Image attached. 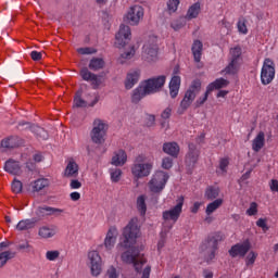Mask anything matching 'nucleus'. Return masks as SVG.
Wrapping results in <instances>:
<instances>
[{
  "label": "nucleus",
  "mask_w": 278,
  "mask_h": 278,
  "mask_svg": "<svg viewBox=\"0 0 278 278\" xmlns=\"http://www.w3.org/2000/svg\"><path fill=\"white\" fill-rule=\"evenodd\" d=\"M112 184H118L123 177V170L118 167L111 168L109 170Z\"/></svg>",
  "instance_id": "e433bc0d"
},
{
  "label": "nucleus",
  "mask_w": 278,
  "mask_h": 278,
  "mask_svg": "<svg viewBox=\"0 0 278 278\" xmlns=\"http://www.w3.org/2000/svg\"><path fill=\"white\" fill-rule=\"evenodd\" d=\"M106 277L108 278H118V271L116 270V267L110 266L106 270Z\"/></svg>",
  "instance_id": "864d4df0"
},
{
  "label": "nucleus",
  "mask_w": 278,
  "mask_h": 278,
  "mask_svg": "<svg viewBox=\"0 0 278 278\" xmlns=\"http://www.w3.org/2000/svg\"><path fill=\"white\" fill-rule=\"evenodd\" d=\"M170 176L164 170H156L148 182V188L152 194H162Z\"/></svg>",
  "instance_id": "0eeeda50"
},
{
  "label": "nucleus",
  "mask_w": 278,
  "mask_h": 278,
  "mask_svg": "<svg viewBox=\"0 0 278 278\" xmlns=\"http://www.w3.org/2000/svg\"><path fill=\"white\" fill-rule=\"evenodd\" d=\"M126 163H127V152H125V150L115 151L112 156L111 164H113V166H125Z\"/></svg>",
  "instance_id": "4be33fe9"
},
{
  "label": "nucleus",
  "mask_w": 278,
  "mask_h": 278,
  "mask_svg": "<svg viewBox=\"0 0 278 278\" xmlns=\"http://www.w3.org/2000/svg\"><path fill=\"white\" fill-rule=\"evenodd\" d=\"M70 188L71 190H79V188H81V181L77 179H72L70 182Z\"/></svg>",
  "instance_id": "052dcab7"
},
{
  "label": "nucleus",
  "mask_w": 278,
  "mask_h": 278,
  "mask_svg": "<svg viewBox=\"0 0 278 278\" xmlns=\"http://www.w3.org/2000/svg\"><path fill=\"white\" fill-rule=\"evenodd\" d=\"M218 194H220V189L216 187H208L205 191V197L208 201H214V199H218Z\"/></svg>",
  "instance_id": "a19ab883"
},
{
  "label": "nucleus",
  "mask_w": 278,
  "mask_h": 278,
  "mask_svg": "<svg viewBox=\"0 0 278 278\" xmlns=\"http://www.w3.org/2000/svg\"><path fill=\"white\" fill-rule=\"evenodd\" d=\"M159 53L160 46L157 45V37H149L142 47L141 58L143 62H148V64H153V62H157Z\"/></svg>",
  "instance_id": "423d86ee"
},
{
  "label": "nucleus",
  "mask_w": 278,
  "mask_h": 278,
  "mask_svg": "<svg viewBox=\"0 0 278 278\" xmlns=\"http://www.w3.org/2000/svg\"><path fill=\"white\" fill-rule=\"evenodd\" d=\"M199 14H201V3L195 2L188 9L186 18L188 21H192V18H197V16H199Z\"/></svg>",
  "instance_id": "7c9ffc66"
},
{
  "label": "nucleus",
  "mask_w": 278,
  "mask_h": 278,
  "mask_svg": "<svg viewBox=\"0 0 278 278\" xmlns=\"http://www.w3.org/2000/svg\"><path fill=\"white\" fill-rule=\"evenodd\" d=\"M162 168H165V170H169V168H173V159L166 156L162 161Z\"/></svg>",
  "instance_id": "3c124183"
},
{
  "label": "nucleus",
  "mask_w": 278,
  "mask_h": 278,
  "mask_svg": "<svg viewBox=\"0 0 278 278\" xmlns=\"http://www.w3.org/2000/svg\"><path fill=\"white\" fill-rule=\"evenodd\" d=\"M180 86H181V77L174 76L169 83V94L172 99H176L177 94H179Z\"/></svg>",
  "instance_id": "a878e982"
},
{
  "label": "nucleus",
  "mask_w": 278,
  "mask_h": 278,
  "mask_svg": "<svg viewBox=\"0 0 278 278\" xmlns=\"http://www.w3.org/2000/svg\"><path fill=\"white\" fill-rule=\"evenodd\" d=\"M218 242H223V236L215 232L208 236L201 245V251L204 253L206 262H212L216 257L218 251Z\"/></svg>",
  "instance_id": "39448f33"
},
{
  "label": "nucleus",
  "mask_w": 278,
  "mask_h": 278,
  "mask_svg": "<svg viewBox=\"0 0 278 278\" xmlns=\"http://www.w3.org/2000/svg\"><path fill=\"white\" fill-rule=\"evenodd\" d=\"M256 225H257V227H261V229L264 232L268 231V225H266V219H264V218L257 219Z\"/></svg>",
  "instance_id": "bf43d9fd"
},
{
  "label": "nucleus",
  "mask_w": 278,
  "mask_h": 278,
  "mask_svg": "<svg viewBox=\"0 0 278 278\" xmlns=\"http://www.w3.org/2000/svg\"><path fill=\"white\" fill-rule=\"evenodd\" d=\"M200 208H201V202H195L193 203L190 210L192 214H197V212H199Z\"/></svg>",
  "instance_id": "774afa93"
},
{
  "label": "nucleus",
  "mask_w": 278,
  "mask_h": 278,
  "mask_svg": "<svg viewBox=\"0 0 278 278\" xmlns=\"http://www.w3.org/2000/svg\"><path fill=\"white\" fill-rule=\"evenodd\" d=\"M173 114V108L167 106L161 114V117L164 118V121H167V118H170Z\"/></svg>",
  "instance_id": "4d7b16f0"
},
{
  "label": "nucleus",
  "mask_w": 278,
  "mask_h": 278,
  "mask_svg": "<svg viewBox=\"0 0 278 278\" xmlns=\"http://www.w3.org/2000/svg\"><path fill=\"white\" fill-rule=\"evenodd\" d=\"M208 97H210V92H207V88H206V92L204 93V96L198 99L197 101L198 105H203V103L207 101Z\"/></svg>",
  "instance_id": "69168bd1"
},
{
  "label": "nucleus",
  "mask_w": 278,
  "mask_h": 278,
  "mask_svg": "<svg viewBox=\"0 0 278 278\" xmlns=\"http://www.w3.org/2000/svg\"><path fill=\"white\" fill-rule=\"evenodd\" d=\"M269 187H270V191L271 192H278V180L277 179H273L269 182Z\"/></svg>",
  "instance_id": "0e129e2a"
},
{
  "label": "nucleus",
  "mask_w": 278,
  "mask_h": 278,
  "mask_svg": "<svg viewBox=\"0 0 278 278\" xmlns=\"http://www.w3.org/2000/svg\"><path fill=\"white\" fill-rule=\"evenodd\" d=\"M193 102H191L188 98H186V96L184 97V99L180 102V108L178 109V114H184V112H186V110H188V108H190L192 105Z\"/></svg>",
  "instance_id": "a18cd8bd"
},
{
  "label": "nucleus",
  "mask_w": 278,
  "mask_h": 278,
  "mask_svg": "<svg viewBox=\"0 0 278 278\" xmlns=\"http://www.w3.org/2000/svg\"><path fill=\"white\" fill-rule=\"evenodd\" d=\"M16 254L12 251H4L0 253V268H3L10 262V260H14Z\"/></svg>",
  "instance_id": "c9c22d12"
},
{
  "label": "nucleus",
  "mask_w": 278,
  "mask_h": 278,
  "mask_svg": "<svg viewBox=\"0 0 278 278\" xmlns=\"http://www.w3.org/2000/svg\"><path fill=\"white\" fill-rule=\"evenodd\" d=\"M199 92H201V80H193L189 89L186 91L185 97L193 102Z\"/></svg>",
  "instance_id": "412c9836"
},
{
  "label": "nucleus",
  "mask_w": 278,
  "mask_h": 278,
  "mask_svg": "<svg viewBox=\"0 0 278 278\" xmlns=\"http://www.w3.org/2000/svg\"><path fill=\"white\" fill-rule=\"evenodd\" d=\"M257 252L250 251L245 256V266H253V264H255V261L257 260Z\"/></svg>",
  "instance_id": "c03bdc74"
},
{
  "label": "nucleus",
  "mask_w": 278,
  "mask_h": 278,
  "mask_svg": "<svg viewBox=\"0 0 278 278\" xmlns=\"http://www.w3.org/2000/svg\"><path fill=\"white\" fill-rule=\"evenodd\" d=\"M166 84V76H157L149 78L140 83V85L132 91L131 100L132 103H139L144 97L149 94H155L164 88Z\"/></svg>",
  "instance_id": "f03ea898"
},
{
  "label": "nucleus",
  "mask_w": 278,
  "mask_h": 278,
  "mask_svg": "<svg viewBox=\"0 0 278 278\" xmlns=\"http://www.w3.org/2000/svg\"><path fill=\"white\" fill-rule=\"evenodd\" d=\"M237 29L239 34H243V36H247V34H249V28H247V20L244 17L238 21Z\"/></svg>",
  "instance_id": "37998d69"
},
{
  "label": "nucleus",
  "mask_w": 278,
  "mask_h": 278,
  "mask_svg": "<svg viewBox=\"0 0 278 278\" xmlns=\"http://www.w3.org/2000/svg\"><path fill=\"white\" fill-rule=\"evenodd\" d=\"M4 170L10 173V175H21V173H23L21 169V164L14 160H9L5 162Z\"/></svg>",
  "instance_id": "b1692460"
},
{
  "label": "nucleus",
  "mask_w": 278,
  "mask_h": 278,
  "mask_svg": "<svg viewBox=\"0 0 278 278\" xmlns=\"http://www.w3.org/2000/svg\"><path fill=\"white\" fill-rule=\"evenodd\" d=\"M21 144H23V140L18 137H10L1 142L3 149H16V147H21Z\"/></svg>",
  "instance_id": "bb28decb"
},
{
  "label": "nucleus",
  "mask_w": 278,
  "mask_h": 278,
  "mask_svg": "<svg viewBox=\"0 0 278 278\" xmlns=\"http://www.w3.org/2000/svg\"><path fill=\"white\" fill-rule=\"evenodd\" d=\"M199 155H201V151L197 149L194 143L189 144V151L186 154L185 163L189 168H194L197 162H199Z\"/></svg>",
  "instance_id": "dca6fc26"
},
{
  "label": "nucleus",
  "mask_w": 278,
  "mask_h": 278,
  "mask_svg": "<svg viewBox=\"0 0 278 278\" xmlns=\"http://www.w3.org/2000/svg\"><path fill=\"white\" fill-rule=\"evenodd\" d=\"M87 257L92 277H99L103 273V258H101V254L92 250L88 252Z\"/></svg>",
  "instance_id": "9b49d317"
},
{
  "label": "nucleus",
  "mask_w": 278,
  "mask_h": 278,
  "mask_svg": "<svg viewBox=\"0 0 278 278\" xmlns=\"http://www.w3.org/2000/svg\"><path fill=\"white\" fill-rule=\"evenodd\" d=\"M191 51L195 62H201V55L203 53V42L201 40H194Z\"/></svg>",
  "instance_id": "c756f323"
},
{
  "label": "nucleus",
  "mask_w": 278,
  "mask_h": 278,
  "mask_svg": "<svg viewBox=\"0 0 278 278\" xmlns=\"http://www.w3.org/2000/svg\"><path fill=\"white\" fill-rule=\"evenodd\" d=\"M123 241L117 245V249H128L122 254V262L124 264H132L135 270L140 273L142 266L147 264V258L144 254L140 253V250L136 248V240L140 238V225L137 217H134L129 220L127 226L123 229L122 232Z\"/></svg>",
  "instance_id": "f257e3e1"
},
{
  "label": "nucleus",
  "mask_w": 278,
  "mask_h": 278,
  "mask_svg": "<svg viewBox=\"0 0 278 278\" xmlns=\"http://www.w3.org/2000/svg\"><path fill=\"white\" fill-rule=\"evenodd\" d=\"M142 21H144V8L140 4L130 7L124 15V22L132 27L140 25Z\"/></svg>",
  "instance_id": "9d476101"
},
{
  "label": "nucleus",
  "mask_w": 278,
  "mask_h": 278,
  "mask_svg": "<svg viewBox=\"0 0 278 278\" xmlns=\"http://www.w3.org/2000/svg\"><path fill=\"white\" fill-rule=\"evenodd\" d=\"M220 23L222 27L227 29V31H231V29H233V22H229L226 17H224Z\"/></svg>",
  "instance_id": "5fc2aeb1"
},
{
  "label": "nucleus",
  "mask_w": 278,
  "mask_h": 278,
  "mask_svg": "<svg viewBox=\"0 0 278 278\" xmlns=\"http://www.w3.org/2000/svg\"><path fill=\"white\" fill-rule=\"evenodd\" d=\"M49 179L47 178H39L33 182V190L34 192H40V190H45V188H49Z\"/></svg>",
  "instance_id": "2f4dec72"
},
{
  "label": "nucleus",
  "mask_w": 278,
  "mask_h": 278,
  "mask_svg": "<svg viewBox=\"0 0 278 278\" xmlns=\"http://www.w3.org/2000/svg\"><path fill=\"white\" fill-rule=\"evenodd\" d=\"M223 205V199H216L213 202L208 203L205 210L207 216H212L216 210Z\"/></svg>",
  "instance_id": "f704fd0d"
},
{
  "label": "nucleus",
  "mask_w": 278,
  "mask_h": 278,
  "mask_svg": "<svg viewBox=\"0 0 278 278\" xmlns=\"http://www.w3.org/2000/svg\"><path fill=\"white\" fill-rule=\"evenodd\" d=\"M30 58L34 60V62H39V60H42V52L31 51Z\"/></svg>",
  "instance_id": "680f3d73"
},
{
  "label": "nucleus",
  "mask_w": 278,
  "mask_h": 278,
  "mask_svg": "<svg viewBox=\"0 0 278 278\" xmlns=\"http://www.w3.org/2000/svg\"><path fill=\"white\" fill-rule=\"evenodd\" d=\"M78 53H80V55H91L92 53H97V50L92 48H80L78 49Z\"/></svg>",
  "instance_id": "6e6d98bb"
},
{
  "label": "nucleus",
  "mask_w": 278,
  "mask_h": 278,
  "mask_svg": "<svg viewBox=\"0 0 278 278\" xmlns=\"http://www.w3.org/2000/svg\"><path fill=\"white\" fill-rule=\"evenodd\" d=\"M147 198L144 195H139L137 199V208L140 212L141 216L147 214Z\"/></svg>",
  "instance_id": "ea45409f"
},
{
  "label": "nucleus",
  "mask_w": 278,
  "mask_h": 278,
  "mask_svg": "<svg viewBox=\"0 0 278 278\" xmlns=\"http://www.w3.org/2000/svg\"><path fill=\"white\" fill-rule=\"evenodd\" d=\"M167 235H168V231H166V229L163 228V230L161 231V238L157 242V251H162L163 247H165Z\"/></svg>",
  "instance_id": "49530a36"
},
{
  "label": "nucleus",
  "mask_w": 278,
  "mask_h": 278,
  "mask_svg": "<svg viewBox=\"0 0 278 278\" xmlns=\"http://www.w3.org/2000/svg\"><path fill=\"white\" fill-rule=\"evenodd\" d=\"M36 223L33 219H22L16 225L17 231H27V229H34Z\"/></svg>",
  "instance_id": "473e14b6"
},
{
  "label": "nucleus",
  "mask_w": 278,
  "mask_h": 278,
  "mask_svg": "<svg viewBox=\"0 0 278 278\" xmlns=\"http://www.w3.org/2000/svg\"><path fill=\"white\" fill-rule=\"evenodd\" d=\"M134 55H136V48H134V46H130L126 52L121 54V56L118 59L119 64H125V61L131 60V58H134Z\"/></svg>",
  "instance_id": "4c0bfd02"
},
{
  "label": "nucleus",
  "mask_w": 278,
  "mask_h": 278,
  "mask_svg": "<svg viewBox=\"0 0 278 278\" xmlns=\"http://www.w3.org/2000/svg\"><path fill=\"white\" fill-rule=\"evenodd\" d=\"M227 86H229V80L225 78H218L211 83L206 88L207 92H213V90H220V88H227Z\"/></svg>",
  "instance_id": "c85d7f7f"
},
{
  "label": "nucleus",
  "mask_w": 278,
  "mask_h": 278,
  "mask_svg": "<svg viewBox=\"0 0 278 278\" xmlns=\"http://www.w3.org/2000/svg\"><path fill=\"white\" fill-rule=\"evenodd\" d=\"M170 27L174 31H179L184 27V23L179 20L172 22Z\"/></svg>",
  "instance_id": "13d9d810"
},
{
  "label": "nucleus",
  "mask_w": 278,
  "mask_h": 278,
  "mask_svg": "<svg viewBox=\"0 0 278 278\" xmlns=\"http://www.w3.org/2000/svg\"><path fill=\"white\" fill-rule=\"evenodd\" d=\"M140 80V70H131L125 80V88L126 90H131L134 88L135 84H138Z\"/></svg>",
  "instance_id": "aec40b11"
},
{
  "label": "nucleus",
  "mask_w": 278,
  "mask_h": 278,
  "mask_svg": "<svg viewBox=\"0 0 278 278\" xmlns=\"http://www.w3.org/2000/svg\"><path fill=\"white\" fill-rule=\"evenodd\" d=\"M146 125L148 127H153V125H155V115H148L147 121H146Z\"/></svg>",
  "instance_id": "e2e57ef3"
},
{
  "label": "nucleus",
  "mask_w": 278,
  "mask_h": 278,
  "mask_svg": "<svg viewBox=\"0 0 278 278\" xmlns=\"http://www.w3.org/2000/svg\"><path fill=\"white\" fill-rule=\"evenodd\" d=\"M181 0H167V12L168 14H175L179 9Z\"/></svg>",
  "instance_id": "79ce46f5"
},
{
  "label": "nucleus",
  "mask_w": 278,
  "mask_h": 278,
  "mask_svg": "<svg viewBox=\"0 0 278 278\" xmlns=\"http://www.w3.org/2000/svg\"><path fill=\"white\" fill-rule=\"evenodd\" d=\"M59 257H60V251L58 250L48 251L46 253V260H48V262H55V260H58Z\"/></svg>",
  "instance_id": "de8ad7c7"
},
{
  "label": "nucleus",
  "mask_w": 278,
  "mask_h": 278,
  "mask_svg": "<svg viewBox=\"0 0 278 278\" xmlns=\"http://www.w3.org/2000/svg\"><path fill=\"white\" fill-rule=\"evenodd\" d=\"M184 210V197H179L177 199V204L163 212V228L165 229V231H170L173 229V227L175 226V223H177V220H179V217L181 216V212Z\"/></svg>",
  "instance_id": "20e7f679"
},
{
  "label": "nucleus",
  "mask_w": 278,
  "mask_h": 278,
  "mask_svg": "<svg viewBox=\"0 0 278 278\" xmlns=\"http://www.w3.org/2000/svg\"><path fill=\"white\" fill-rule=\"evenodd\" d=\"M275 79V61L270 59H265L261 70V83L263 86H268L273 84Z\"/></svg>",
  "instance_id": "f8f14e48"
},
{
  "label": "nucleus",
  "mask_w": 278,
  "mask_h": 278,
  "mask_svg": "<svg viewBox=\"0 0 278 278\" xmlns=\"http://www.w3.org/2000/svg\"><path fill=\"white\" fill-rule=\"evenodd\" d=\"M116 238H118V230L116 227H111L108 232L106 237L104 239V247L106 251H112L116 244Z\"/></svg>",
  "instance_id": "a211bd4d"
},
{
  "label": "nucleus",
  "mask_w": 278,
  "mask_h": 278,
  "mask_svg": "<svg viewBox=\"0 0 278 278\" xmlns=\"http://www.w3.org/2000/svg\"><path fill=\"white\" fill-rule=\"evenodd\" d=\"M103 66H105V61L100 58H94L89 63V68L91 71H100V68H103Z\"/></svg>",
  "instance_id": "58836bf2"
},
{
  "label": "nucleus",
  "mask_w": 278,
  "mask_h": 278,
  "mask_svg": "<svg viewBox=\"0 0 278 278\" xmlns=\"http://www.w3.org/2000/svg\"><path fill=\"white\" fill-rule=\"evenodd\" d=\"M40 214H46V216H60L64 212L62 208H55L51 206L39 207Z\"/></svg>",
  "instance_id": "72a5a7b5"
},
{
  "label": "nucleus",
  "mask_w": 278,
  "mask_h": 278,
  "mask_svg": "<svg viewBox=\"0 0 278 278\" xmlns=\"http://www.w3.org/2000/svg\"><path fill=\"white\" fill-rule=\"evenodd\" d=\"M163 151L172 157H178L180 151L179 144L177 142H166L163 144Z\"/></svg>",
  "instance_id": "393cba45"
},
{
  "label": "nucleus",
  "mask_w": 278,
  "mask_h": 278,
  "mask_svg": "<svg viewBox=\"0 0 278 278\" xmlns=\"http://www.w3.org/2000/svg\"><path fill=\"white\" fill-rule=\"evenodd\" d=\"M11 189L15 194H20V192H23V182L16 179L13 180Z\"/></svg>",
  "instance_id": "09e8293b"
},
{
  "label": "nucleus",
  "mask_w": 278,
  "mask_h": 278,
  "mask_svg": "<svg viewBox=\"0 0 278 278\" xmlns=\"http://www.w3.org/2000/svg\"><path fill=\"white\" fill-rule=\"evenodd\" d=\"M70 199L72 201H79V199H81V193L80 192H77V191H74L70 194Z\"/></svg>",
  "instance_id": "338daca9"
},
{
  "label": "nucleus",
  "mask_w": 278,
  "mask_h": 278,
  "mask_svg": "<svg viewBox=\"0 0 278 278\" xmlns=\"http://www.w3.org/2000/svg\"><path fill=\"white\" fill-rule=\"evenodd\" d=\"M64 177L67 179H75L79 177V164L73 157L66 160V167L64 169Z\"/></svg>",
  "instance_id": "2eb2a0df"
},
{
  "label": "nucleus",
  "mask_w": 278,
  "mask_h": 278,
  "mask_svg": "<svg viewBox=\"0 0 278 278\" xmlns=\"http://www.w3.org/2000/svg\"><path fill=\"white\" fill-rule=\"evenodd\" d=\"M58 233V226H43L39 228V236L40 238L49 239L53 238Z\"/></svg>",
  "instance_id": "cd10ccee"
},
{
  "label": "nucleus",
  "mask_w": 278,
  "mask_h": 278,
  "mask_svg": "<svg viewBox=\"0 0 278 278\" xmlns=\"http://www.w3.org/2000/svg\"><path fill=\"white\" fill-rule=\"evenodd\" d=\"M229 166V159L224 157L219 160V170L225 174L227 173V167Z\"/></svg>",
  "instance_id": "8fccbe9b"
},
{
  "label": "nucleus",
  "mask_w": 278,
  "mask_h": 278,
  "mask_svg": "<svg viewBox=\"0 0 278 278\" xmlns=\"http://www.w3.org/2000/svg\"><path fill=\"white\" fill-rule=\"evenodd\" d=\"M264 144H266V135L264 131H260L252 141V150L255 153H260L264 149Z\"/></svg>",
  "instance_id": "5701e85b"
},
{
  "label": "nucleus",
  "mask_w": 278,
  "mask_h": 278,
  "mask_svg": "<svg viewBox=\"0 0 278 278\" xmlns=\"http://www.w3.org/2000/svg\"><path fill=\"white\" fill-rule=\"evenodd\" d=\"M109 125L108 122L96 118L90 131V138L94 144H103L105 142V136H108Z\"/></svg>",
  "instance_id": "6e6552de"
},
{
  "label": "nucleus",
  "mask_w": 278,
  "mask_h": 278,
  "mask_svg": "<svg viewBox=\"0 0 278 278\" xmlns=\"http://www.w3.org/2000/svg\"><path fill=\"white\" fill-rule=\"evenodd\" d=\"M248 216H255L257 215V204L255 202H252L250 204V207L247 210Z\"/></svg>",
  "instance_id": "603ef678"
},
{
  "label": "nucleus",
  "mask_w": 278,
  "mask_h": 278,
  "mask_svg": "<svg viewBox=\"0 0 278 278\" xmlns=\"http://www.w3.org/2000/svg\"><path fill=\"white\" fill-rule=\"evenodd\" d=\"M153 170V156L147 154H139L131 166V174L135 179H142L149 177Z\"/></svg>",
  "instance_id": "7ed1b4c3"
},
{
  "label": "nucleus",
  "mask_w": 278,
  "mask_h": 278,
  "mask_svg": "<svg viewBox=\"0 0 278 278\" xmlns=\"http://www.w3.org/2000/svg\"><path fill=\"white\" fill-rule=\"evenodd\" d=\"M249 251H251V241L247 239L243 242L232 245L228 253L230 257H247Z\"/></svg>",
  "instance_id": "ddd939ff"
},
{
  "label": "nucleus",
  "mask_w": 278,
  "mask_h": 278,
  "mask_svg": "<svg viewBox=\"0 0 278 278\" xmlns=\"http://www.w3.org/2000/svg\"><path fill=\"white\" fill-rule=\"evenodd\" d=\"M97 103H99V96H94L93 97V101H85L84 99H81V91H77L76 96L74 98V105L76 108H94V105H97Z\"/></svg>",
  "instance_id": "6ab92c4d"
},
{
  "label": "nucleus",
  "mask_w": 278,
  "mask_h": 278,
  "mask_svg": "<svg viewBox=\"0 0 278 278\" xmlns=\"http://www.w3.org/2000/svg\"><path fill=\"white\" fill-rule=\"evenodd\" d=\"M229 64L224 70L225 75H236L238 71H240V66H242V48L239 46H236L230 49L229 52Z\"/></svg>",
  "instance_id": "1a4fd4ad"
},
{
  "label": "nucleus",
  "mask_w": 278,
  "mask_h": 278,
  "mask_svg": "<svg viewBox=\"0 0 278 278\" xmlns=\"http://www.w3.org/2000/svg\"><path fill=\"white\" fill-rule=\"evenodd\" d=\"M80 76L85 81H89L92 88L96 90L99 88V86H101V84H103V77L92 74V72L88 71V68H83L80 71Z\"/></svg>",
  "instance_id": "f3484780"
},
{
  "label": "nucleus",
  "mask_w": 278,
  "mask_h": 278,
  "mask_svg": "<svg viewBox=\"0 0 278 278\" xmlns=\"http://www.w3.org/2000/svg\"><path fill=\"white\" fill-rule=\"evenodd\" d=\"M131 40V28L128 25L122 24L119 30L115 36L116 47H125Z\"/></svg>",
  "instance_id": "4468645a"
}]
</instances>
